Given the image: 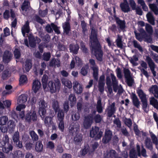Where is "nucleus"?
Masks as SVG:
<instances>
[{"instance_id": "obj_8", "label": "nucleus", "mask_w": 158, "mask_h": 158, "mask_svg": "<svg viewBox=\"0 0 158 158\" xmlns=\"http://www.w3.org/2000/svg\"><path fill=\"white\" fill-rule=\"evenodd\" d=\"M73 88L74 92L77 94H80L82 92V85L77 81H75L73 82Z\"/></svg>"}, {"instance_id": "obj_26", "label": "nucleus", "mask_w": 158, "mask_h": 158, "mask_svg": "<svg viewBox=\"0 0 158 158\" xmlns=\"http://www.w3.org/2000/svg\"><path fill=\"white\" fill-rule=\"evenodd\" d=\"M122 36L119 35H118L117 39L115 40V42L117 46L120 48H123V42L122 40Z\"/></svg>"}, {"instance_id": "obj_22", "label": "nucleus", "mask_w": 158, "mask_h": 158, "mask_svg": "<svg viewBox=\"0 0 158 158\" xmlns=\"http://www.w3.org/2000/svg\"><path fill=\"white\" fill-rule=\"evenodd\" d=\"M69 130L70 133L72 134H77L79 130V125L77 124L71 126L69 127Z\"/></svg>"}, {"instance_id": "obj_45", "label": "nucleus", "mask_w": 158, "mask_h": 158, "mask_svg": "<svg viewBox=\"0 0 158 158\" xmlns=\"http://www.w3.org/2000/svg\"><path fill=\"white\" fill-rule=\"evenodd\" d=\"M145 30L150 35L152 34L153 32V28L151 26L148 24L145 25Z\"/></svg>"}, {"instance_id": "obj_50", "label": "nucleus", "mask_w": 158, "mask_h": 158, "mask_svg": "<svg viewBox=\"0 0 158 158\" xmlns=\"http://www.w3.org/2000/svg\"><path fill=\"white\" fill-rule=\"evenodd\" d=\"M114 123V126L120 128L121 127V124L120 121L118 118H116L113 121Z\"/></svg>"}, {"instance_id": "obj_19", "label": "nucleus", "mask_w": 158, "mask_h": 158, "mask_svg": "<svg viewBox=\"0 0 158 158\" xmlns=\"http://www.w3.org/2000/svg\"><path fill=\"white\" fill-rule=\"evenodd\" d=\"M29 23L27 21L22 27V32L23 36H25V33H29Z\"/></svg>"}, {"instance_id": "obj_3", "label": "nucleus", "mask_w": 158, "mask_h": 158, "mask_svg": "<svg viewBox=\"0 0 158 158\" xmlns=\"http://www.w3.org/2000/svg\"><path fill=\"white\" fill-rule=\"evenodd\" d=\"M60 84L59 80L55 81H50L47 85V90H49L52 93H54L59 91L60 87Z\"/></svg>"}, {"instance_id": "obj_63", "label": "nucleus", "mask_w": 158, "mask_h": 158, "mask_svg": "<svg viewBox=\"0 0 158 158\" xmlns=\"http://www.w3.org/2000/svg\"><path fill=\"white\" fill-rule=\"evenodd\" d=\"M93 70V76L94 78L95 79L97 80L98 75V68L94 67Z\"/></svg>"}, {"instance_id": "obj_46", "label": "nucleus", "mask_w": 158, "mask_h": 158, "mask_svg": "<svg viewBox=\"0 0 158 158\" xmlns=\"http://www.w3.org/2000/svg\"><path fill=\"white\" fill-rule=\"evenodd\" d=\"M57 112V117L58 121L63 120L64 117V114L62 110H58Z\"/></svg>"}, {"instance_id": "obj_21", "label": "nucleus", "mask_w": 158, "mask_h": 158, "mask_svg": "<svg viewBox=\"0 0 158 158\" xmlns=\"http://www.w3.org/2000/svg\"><path fill=\"white\" fill-rule=\"evenodd\" d=\"M27 96L25 94H22L20 95L17 99L18 104H24L27 100Z\"/></svg>"}, {"instance_id": "obj_40", "label": "nucleus", "mask_w": 158, "mask_h": 158, "mask_svg": "<svg viewBox=\"0 0 158 158\" xmlns=\"http://www.w3.org/2000/svg\"><path fill=\"white\" fill-rule=\"evenodd\" d=\"M137 3L142 7L143 10L145 11L148 10V7L144 0H137Z\"/></svg>"}, {"instance_id": "obj_15", "label": "nucleus", "mask_w": 158, "mask_h": 158, "mask_svg": "<svg viewBox=\"0 0 158 158\" xmlns=\"http://www.w3.org/2000/svg\"><path fill=\"white\" fill-rule=\"evenodd\" d=\"M136 92L141 102L147 100V95L142 89L138 88L136 90Z\"/></svg>"}, {"instance_id": "obj_5", "label": "nucleus", "mask_w": 158, "mask_h": 158, "mask_svg": "<svg viewBox=\"0 0 158 158\" xmlns=\"http://www.w3.org/2000/svg\"><path fill=\"white\" fill-rule=\"evenodd\" d=\"M102 134V132L99 131V128L97 127H93L90 132V136L98 139L101 138Z\"/></svg>"}, {"instance_id": "obj_60", "label": "nucleus", "mask_w": 158, "mask_h": 158, "mask_svg": "<svg viewBox=\"0 0 158 158\" xmlns=\"http://www.w3.org/2000/svg\"><path fill=\"white\" fill-rule=\"evenodd\" d=\"M30 133L31 137L33 140L36 141L38 139V136L34 131H31Z\"/></svg>"}, {"instance_id": "obj_4", "label": "nucleus", "mask_w": 158, "mask_h": 158, "mask_svg": "<svg viewBox=\"0 0 158 158\" xmlns=\"http://www.w3.org/2000/svg\"><path fill=\"white\" fill-rule=\"evenodd\" d=\"M110 76L114 91L116 92L118 90V92H122L123 90L122 86L121 85H118V81L117 80L116 77L113 74H111Z\"/></svg>"}, {"instance_id": "obj_7", "label": "nucleus", "mask_w": 158, "mask_h": 158, "mask_svg": "<svg viewBox=\"0 0 158 158\" xmlns=\"http://www.w3.org/2000/svg\"><path fill=\"white\" fill-rule=\"evenodd\" d=\"M37 119V115L35 111L34 110H31L26 114V119L28 122H31V121H35Z\"/></svg>"}, {"instance_id": "obj_31", "label": "nucleus", "mask_w": 158, "mask_h": 158, "mask_svg": "<svg viewBox=\"0 0 158 158\" xmlns=\"http://www.w3.org/2000/svg\"><path fill=\"white\" fill-rule=\"evenodd\" d=\"M146 17L148 22L152 25H155L154 19L152 13L149 12L146 15Z\"/></svg>"}, {"instance_id": "obj_1", "label": "nucleus", "mask_w": 158, "mask_h": 158, "mask_svg": "<svg viewBox=\"0 0 158 158\" xmlns=\"http://www.w3.org/2000/svg\"><path fill=\"white\" fill-rule=\"evenodd\" d=\"M91 29L89 38L91 44L90 46L91 47L92 52L94 54L97 59L101 61L102 60L103 53L97 40V31L94 27H91Z\"/></svg>"}, {"instance_id": "obj_6", "label": "nucleus", "mask_w": 158, "mask_h": 158, "mask_svg": "<svg viewBox=\"0 0 158 158\" xmlns=\"http://www.w3.org/2000/svg\"><path fill=\"white\" fill-rule=\"evenodd\" d=\"M146 60L148 63L153 76L156 78V72L155 70L156 65L151 57L148 56H146Z\"/></svg>"}, {"instance_id": "obj_14", "label": "nucleus", "mask_w": 158, "mask_h": 158, "mask_svg": "<svg viewBox=\"0 0 158 158\" xmlns=\"http://www.w3.org/2000/svg\"><path fill=\"white\" fill-rule=\"evenodd\" d=\"M41 84L38 80H35L33 82L32 90L34 92L36 93L41 89Z\"/></svg>"}, {"instance_id": "obj_23", "label": "nucleus", "mask_w": 158, "mask_h": 158, "mask_svg": "<svg viewBox=\"0 0 158 158\" xmlns=\"http://www.w3.org/2000/svg\"><path fill=\"white\" fill-rule=\"evenodd\" d=\"M136 148L138 152V155L139 156H140L141 155H142L144 157H146L147 156L146 151L143 148V146H142V150L141 152L140 151V147L139 145H137Z\"/></svg>"}, {"instance_id": "obj_36", "label": "nucleus", "mask_w": 158, "mask_h": 158, "mask_svg": "<svg viewBox=\"0 0 158 158\" xmlns=\"http://www.w3.org/2000/svg\"><path fill=\"white\" fill-rule=\"evenodd\" d=\"M60 61L58 59H53L50 61L49 65L50 66H56L57 67H59L60 66Z\"/></svg>"}, {"instance_id": "obj_33", "label": "nucleus", "mask_w": 158, "mask_h": 158, "mask_svg": "<svg viewBox=\"0 0 158 158\" xmlns=\"http://www.w3.org/2000/svg\"><path fill=\"white\" fill-rule=\"evenodd\" d=\"M150 104L152 105L154 108L158 110V101L154 97H151L149 98Z\"/></svg>"}, {"instance_id": "obj_18", "label": "nucleus", "mask_w": 158, "mask_h": 158, "mask_svg": "<svg viewBox=\"0 0 158 158\" xmlns=\"http://www.w3.org/2000/svg\"><path fill=\"white\" fill-rule=\"evenodd\" d=\"M132 102L134 105L137 108H139L140 106V102L135 94L132 93L131 95Z\"/></svg>"}, {"instance_id": "obj_47", "label": "nucleus", "mask_w": 158, "mask_h": 158, "mask_svg": "<svg viewBox=\"0 0 158 158\" xmlns=\"http://www.w3.org/2000/svg\"><path fill=\"white\" fill-rule=\"evenodd\" d=\"M96 108L97 111L99 113H101L102 112L103 109L102 106L101 101L99 99L97 102Z\"/></svg>"}, {"instance_id": "obj_38", "label": "nucleus", "mask_w": 158, "mask_h": 158, "mask_svg": "<svg viewBox=\"0 0 158 158\" xmlns=\"http://www.w3.org/2000/svg\"><path fill=\"white\" fill-rule=\"evenodd\" d=\"M116 21L118 26L121 29H123L125 28V23L124 21L120 20L118 18L116 19Z\"/></svg>"}, {"instance_id": "obj_44", "label": "nucleus", "mask_w": 158, "mask_h": 158, "mask_svg": "<svg viewBox=\"0 0 158 158\" xmlns=\"http://www.w3.org/2000/svg\"><path fill=\"white\" fill-rule=\"evenodd\" d=\"M149 133L153 143L156 145V147L157 148V146L158 145V140L157 138L155 135L152 132L150 131Z\"/></svg>"}, {"instance_id": "obj_11", "label": "nucleus", "mask_w": 158, "mask_h": 158, "mask_svg": "<svg viewBox=\"0 0 158 158\" xmlns=\"http://www.w3.org/2000/svg\"><path fill=\"white\" fill-rule=\"evenodd\" d=\"M29 44L31 47H34L36 43L38 44L40 42V40L38 37H34L32 35L28 36Z\"/></svg>"}, {"instance_id": "obj_57", "label": "nucleus", "mask_w": 158, "mask_h": 158, "mask_svg": "<svg viewBox=\"0 0 158 158\" xmlns=\"http://www.w3.org/2000/svg\"><path fill=\"white\" fill-rule=\"evenodd\" d=\"M123 72L126 79L132 77L130 71L128 69H124Z\"/></svg>"}, {"instance_id": "obj_25", "label": "nucleus", "mask_w": 158, "mask_h": 158, "mask_svg": "<svg viewBox=\"0 0 158 158\" xmlns=\"http://www.w3.org/2000/svg\"><path fill=\"white\" fill-rule=\"evenodd\" d=\"M62 84L64 86L70 89L72 87V83L71 82L67 79L63 78L61 80Z\"/></svg>"}, {"instance_id": "obj_29", "label": "nucleus", "mask_w": 158, "mask_h": 158, "mask_svg": "<svg viewBox=\"0 0 158 158\" xmlns=\"http://www.w3.org/2000/svg\"><path fill=\"white\" fill-rule=\"evenodd\" d=\"M12 86L10 85H6L5 87L6 90L3 91L2 93L3 95L5 96L11 94L12 93V91L10 90L12 89Z\"/></svg>"}, {"instance_id": "obj_35", "label": "nucleus", "mask_w": 158, "mask_h": 158, "mask_svg": "<svg viewBox=\"0 0 158 158\" xmlns=\"http://www.w3.org/2000/svg\"><path fill=\"white\" fill-rule=\"evenodd\" d=\"M52 106L55 113L57 112L59 110H60L59 109V106L58 101L55 100H52Z\"/></svg>"}, {"instance_id": "obj_56", "label": "nucleus", "mask_w": 158, "mask_h": 158, "mask_svg": "<svg viewBox=\"0 0 158 158\" xmlns=\"http://www.w3.org/2000/svg\"><path fill=\"white\" fill-rule=\"evenodd\" d=\"M19 133L18 131H16L15 133L13 136V140L14 142L17 143L18 141L19 140Z\"/></svg>"}, {"instance_id": "obj_28", "label": "nucleus", "mask_w": 158, "mask_h": 158, "mask_svg": "<svg viewBox=\"0 0 158 158\" xmlns=\"http://www.w3.org/2000/svg\"><path fill=\"white\" fill-rule=\"evenodd\" d=\"M63 27L64 33L66 34H68L70 29V25L69 22H66L63 24Z\"/></svg>"}, {"instance_id": "obj_49", "label": "nucleus", "mask_w": 158, "mask_h": 158, "mask_svg": "<svg viewBox=\"0 0 158 158\" xmlns=\"http://www.w3.org/2000/svg\"><path fill=\"white\" fill-rule=\"evenodd\" d=\"M82 136L80 134L77 135L74 137V140L77 144H79L82 140Z\"/></svg>"}, {"instance_id": "obj_30", "label": "nucleus", "mask_w": 158, "mask_h": 158, "mask_svg": "<svg viewBox=\"0 0 158 158\" xmlns=\"http://www.w3.org/2000/svg\"><path fill=\"white\" fill-rule=\"evenodd\" d=\"M68 100L72 106L75 105L76 102V98L75 95L72 94H70L68 98Z\"/></svg>"}, {"instance_id": "obj_9", "label": "nucleus", "mask_w": 158, "mask_h": 158, "mask_svg": "<svg viewBox=\"0 0 158 158\" xmlns=\"http://www.w3.org/2000/svg\"><path fill=\"white\" fill-rule=\"evenodd\" d=\"M82 62L81 59L78 57L76 56L75 58H73L70 64V68H74L75 63L77 66H79L81 65Z\"/></svg>"}, {"instance_id": "obj_55", "label": "nucleus", "mask_w": 158, "mask_h": 158, "mask_svg": "<svg viewBox=\"0 0 158 158\" xmlns=\"http://www.w3.org/2000/svg\"><path fill=\"white\" fill-rule=\"evenodd\" d=\"M128 86H132L134 83V79L132 77L126 79Z\"/></svg>"}, {"instance_id": "obj_24", "label": "nucleus", "mask_w": 158, "mask_h": 158, "mask_svg": "<svg viewBox=\"0 0 158 158\" xmlns=\"http://www.w3.org/2000/svg\"><path fill=\"white\" fill-rule=\"evenodd\" d=\"M12 57L11 53L8 51H6L3 56V60L6 62H9Z\"/></svg>"}, {"instance_id": "obj_17", "label": "nucleus", "mask_w": 158, "mask_h": 158, "mask_svg": "<svg viewBox=\"0 0 158 158\" xmlns=\"http://www.w3.org/2000/svg\"><path fill=\"white\" fill-rule=\"evenodd\" d=\"M107 110L108 116L109 117H111L115 113L116 110L114 102L112 103L108 107Z\"/></svg>"}, {"instance_id": "obj_42", "label": "nucleus", "mask_w": 158, "mask_h": 158, "mask_svg": "<svg viewBox=\"0 0 158 158\" xmlns=\"http://www.w3.org/2000/svg\"><path fill=\"white\" fill-rule=\"evenodd\" d=\"M35 149L37 152H41L43 149V145L41 142L38 141L36 142L35 146Z\"/></svg>"}, {"instance_id": "obj_13", "label": "nucleus", "mask_w": 158, "mask_h": 158, "mask_svg": "<svg viewBox=\"0 0 158 158\" xmlns=\"http://www.w3.org/2000/svg\"><path fill=\"white\" fill-rule=\"evenodd\" d=\"M93 118V117L90 116L85 117L83 123V126L84 128L87 129L91 126L92 123Z\"/></svg>"}, {"instance_id": "obj_43", "label": "nucleus", "mask_w": 158, "mask_h": 158, "mask_svg": "<svg viewBox=\"0 0 158 158\" xmlns=\"http://www.w3.org/2000/svg\"><path fill=\"white\" fill-rule=\"evenodd\" d=\"M142 107L144 112L147 113L149 111V108L148 107L147 100L142 101Z\"/></svg>"}, {"instance_id": "obj_62", "label": "nucleus", "mask_w": 158, "mask_h": 158, "mask_svg": "<svg viewBox=\"0 0 158 158\" xmlns=\"http://www.w3.org/2000/svg\"><path fill=\"white\" fill-rule=\"evenodd\" d=\"M130 158H137V155L135 151L134 148L130 151Z\"/></svg>"}, {"instance_id": "obj_53", "label": "nucleus", "mask_w": 158, "mask_h": 158, "mask_svg": "<svg viewBox=\"0 0 158 158\" xmlns=\"http://www.w3.org/2000/svg\"><path fill=\"white\" fill-rule=\"evenodd\" d=\"M149 8L152 10L154 13L157 15L158 14V9L156 5L154 4H149Z\"/></svg>"}, {"instance_id": "obj_61", "label": "nucleus", "mask_w": 158, "mask_h": 158, "mask_svg": "<svg viewBox=\"0 0 158 158\" xmlns=\"http://www.w3.org/2000/svg\"><path fill=\"white\" fill-rule=\"evenodd\" d=\"M88 67L87 66H85L82 68L81 71V73L82 75L85 76L87 75L88 73Z\"/></svg>"}, {"instance_id": "obj_2", "label": "nucleus", "mask_w": 158, "mask_h": 158, "mask_svg": "<svg viewBox=\"0 0 158 158\" xmlns=\"http://www.w3.org/2000/svg\"><path fill=\"white\" fill-rule=\"evenodd\" d=\"M9 139L7 135H5L3 140L0 142V146L3 147L2 148L3 151L8 153L12 151L13 149V146L9 143Z\"/></svg>"}, {"instance_id": "obj_54", "label": "nucleus", "mask_w": 158, "mask_h": 158, "mask_svg": "<svg viewBox=\"0 0 158 158\" xmlns=\"http://www.w3.org/2000/svg\"><path fill=\"white\" fill-rule=\"evenodd\" d=\"M138 60V58L136 56H134L131 57L130 59V61L134 65L136 66L138 64L136 63V61Z\"/></svg>"}, {"instance_id": "obj_51", "label": "nucleus", "mask_w": 158, "mask_h": 158, "mask_svg": "<svg viewBox=\"0 0 158 158\" xmlns=\"http://www.w3.org/2000/svg\"><path fill=\"white\" fill-rule=\"evenodd\" d=\"M145 144L146 147L148 149H152V146L151 142V139L150 138H146L145 140Z\"/></svg>"}, {"instance_id": "obj_27", "label": "nucleus", "mask_w": 158, "mask_h": 158, "mask_svg": "<svg viewBox=\"0 0 158 158\" xmlns=\"http://www.w3.org/2000/svg\"><path fill=\"white\" fill-rule=\"evenodd\" d=\"M79 47L78 44H71L69 46V49L70 52L74 54H77Z\"/></svg>"}, {"instance_id": "obj_58", "label": "nucleus", "mask_w": 158, "mask_h": 158, "mask_svg": "<svg viewBox=\"0 0 158 158\" xmlns=\"http://www.w3.org/2000/svg\"><path fill=\"white\" fill-rule=\"evenodd\" d=\"M51 56V54L50 52H45L43 54V59L45 61H48Z\"/></svg>"}, {"instance_id": "obj_20", "label": "nucleus", "mask_w": 158, "mask_h": 158, "mask_svg": "<svg viewBox=\"0 0 158 158\" xmlns=\"http://www.w3.org/2000/svg\"><path fill=\"white\" fill-rule=\"evenodd\" d=\"M149 91L153 94L156 98H158V87L157 85H152L149 89Z\"/></svg>"}, {"instance_id": "obj_32", "label": "nucleus", "mask_w": 158, "mask_h": 158, "mask_svg": "<svg viewBox=\"0 0 158 158\" xmlns=\"http://www.w3.org/2000/svg\"><path fill=\"white\" fill-rule=\"evenodd\" d=\"M150 104L152 105L154 108L158 110V101L154 97H151L149 98Z\"/></svg>"}, {"instance_id": "obj_37", "label": "nucleus", "mask_w": 158, "mask_h": 158, "mask_svg": "<svg viewBox=\"0 0 158 158\" xmlns=\"http://www.w3.org/2000/svg\"><path fill=\"white\" fill-rule=\"evenodd\" d=\"M8 121V118L7 116H2L0 117V125H5Z\"/></svg>"}, {"instance_id": "obj_39", "label": "nucleus", "mask_w": 158, "mask_h": 158, "mask_svg": "<svg viewBox=\"0 0 158 158\" xmlns=\"http://www.w3.org/2000/svg\"><path fill=\"white\" fill-rule=\"evenodd\" d=\"M44 123L46 126H50L52 123V118L48 116L46 117L44 119Z\"/></svg>"}, {"instance_id": "obj_41", "label": "nucleus", "mask_w": 158, "mask_h": 158, "mask_svg": "<svg viewBox=\"0 0 158 158\" xmlns=\"http://www.w3.org/2000/svg\"><path fill=\"white\" fill-rule=\"evenodd\" d=\"M48 79V77L45 75H44L42 78V82L43 88L45 90H46L47 88V82Z\"/></svg>"}, {"instance_id": "obj_52", "label": "nucleus", "mask_w": 158, "mask_h": 158, "mask_svg": "<svg viewBox=\"0 0 158 158\" xmlns=\"http://www.w3.org/2000/svg\"><path fill=\"white\" fill-rule=\"evenodd\" d=\"M29 2L26 0L24 1L22 6L21 9L23 10L26 11L27 9L29 7Z\"/></svg>"}, {"instance_id": "obj_16", "label": "nucleus", "mask_w": 158, "mask_h": 158, "mask_svg": "<svg viewBox=\"0 0 158 158\" xmlns=\"http://www.w3.org/2000/svg\"><path fill=\"white\" fill-rule=\"evenodd\" d=\"M105 77L104 75H102L100 76L99 78L98 83V88L99 90L101 92H102L104 90Z\"/></svg>"}, {"instance_id": "obj_59", "label": "nucleus", "mask_w": 158, "mask_h": 158, "mask_svg": "<svg viewBox=\"0 0 158 158\" xmlns=\"http://www.w3.org/2000/svg\"><path fill=\"white\" fill-rule=\"evenodd\" d=\"M39 114L43 118L44 117L46 113V110L45 108H39Z\"/></svg>"}, {"instance_id": "obj_10", "label": "nucleus", "mask_w": 158, "mask_h": 158, "mask_svg": "<svg viewBox=\"0 0 158 158\" xmlns=\"http://www.w3.org/2000/svg\"><path fill=\"white\" fill-rule=\"evenodd\" d=\"M112 135V133L111 131L109 130H106L105 136L102 140L103 143H108L111 139Z\"/></svg>"}, {"instance_id": "obj_48", "label": "nucleus", "mask_w": 158, "mask_h": 158, "mask_svg": "<svg viewBox=\"0 0 158 158\" xmlns=\"http://www.w3.org/2000/svg\"><path fill=\"white\" fill-rule=\"evenodd\" d=\"M39 108H46L47 107V104L46 103L44 100L40 99L39 102Z\"/></svg>"}, {"instance_id": "obj_12", "label": "nucleus", "mask_w": 158, "mask_h": 158, "mask_svg": "<svg viewBox=\"0 0 158 158\" xmlns=\"http://www.w3.org/2000/svg\"><path fill=\"white\" fill-rule=\"evenodd\" d=\"M123 2L120 5L122 11L124 13H127L130 11V7L127 0H123Z\"/></svg>"}, {"instance_id": "obj_34", "label": "nucleus", "mask_w": 158, "mask_h": 158, "mask_svg": "<svg viewBox=\"0 0 158 158\" xmlns=\"http://www.w3.org/2000/svg\"><path fill=\"white\" fill-rule=\"evenodd\" d=\"M31 66V61L29 60H26L24 65L23 66V70L28 72L30 69Z\"/></svg>"}, {"instance_id": "obj_64", "label": "nucleus", "mask_w": 158, "mask_h": 158, "mask_svg": "<svg viewBox=\"0 0 158 158\" xmlns=\"http://www.w3.org/2000/svg\"><path fill=\"white\" fill-rule=\"evenodd\" d=\"M19 81L20 84H23L27 81V78L24 75H22L20 77Z\"/></svg>"}]
</instances>
